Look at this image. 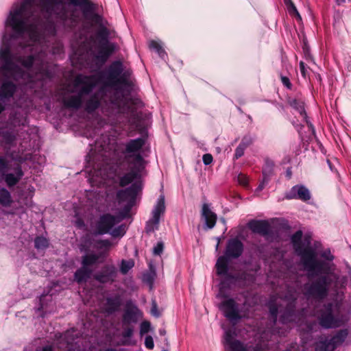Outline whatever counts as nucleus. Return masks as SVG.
<instances>
[{
  "label": "nucleus",
  "mask_w": 351,
  "mask_h": 351,
  "mask_svg": "<svg viewBox=\"0 0 351 351\" xmlns=\"http://www.w3.org/2000/svg\"><path fill=\"white\" fill-rule=\"evenodd\" d=\"M245 149L246 148L239 145L238 147L235 149L234 158L238 159V158H241L242 156H243Z\"/></svg>",
  "instance_id": "obj_45"
},
{
  "label": "nucleus",
  "mask_w": 351,
  "mask_h": 351,
  "mask_svg": "<svg viewBox=\"0 0 351 351\" xmlns=\"http://www.w3.org/2000/svg\"><path fill=\"white\" fill-rule=\"evenodd\" d=\"M300 70L302 77L306 79L308 75V71L305 63L302 61L300 62Z\"/></svg>",
  "instance_id": "obj_48"
},
{
  "label": "nucleus",
  "mask_w": 351,
  "mask_h": 351,
  "mask_svg": "<svg viewBox=\"0 0 351 351\" xmlns=\"http://www.w3.org/2000/svg\"><path fill=\"white\" fill-rule=\"evenodd\" d=\"M62 46L61 44H60L58 43H57L56 47L53 48V54L60 53L62 52Z\"/></svg>",
  "instance_id": "obj_53"
},
{
  "label": "nucleus",
  "mask_w": 351,
  "mask_h": 351,
  "mask_svg": "<svg viewBox=\"0 0 351 351\" xmlns=\"http://www.w3.org/2000/svg\"><path fill=\"white\" fill-rule=\"evenodd\" d=\"M134 261L132 260H123L120 267L121 272L123 274H126L129 271V270L134 267Z\"/></svg>",
  "instance_id": "obj_36"
},
{
  "label": "nucleus",
  "mask_w": 351,
  "mask_h": 351,
  "mask_svg": "<svg viewBox=\"0 0 351 351\" xmlns=\"http://www.w3.org/2000/svg\"><path fill=\"white\" fill-rule=\"evenodd\" d=\"M122 303L121 297L119 294L108 296L106 298V311L112 314L119 310Z\"/></svg>",
  "instance_id": "obj_24"
},
{
  "label": "nucleus",
  "mask_w": 351,
  "mask_h": 351,
  "mask_svg": "<svg viewBox=\"0 0 351 351\" xmlns=\"http://www.w3.org/2000/svg\"><path fill=\"white\" fill-rule=\"evenodd\" d=\"M321 256L324 259L323 261L332 263L331 262L334 260V256L331 254L330 250L324 251L321 254Z\"/></svg>",
  "instance_id": "obj_38"
},
{
  "label": "nucleus",
  "mask_w": 351,
  "mask_h": 351,
  "mask_svg": "<svg viewBox=\"0 0 351 351\" xmlns=\"http://www.w3.org/2000/svg\"><path fill=\"white\" fill-rule=\"evenodd\" d=\"M121 344L124 346H130L132 344L131 337L134 332V326L121 324Z\"/></svg>",
  "instance_id": "obj_26"
},
{
  "label": "nucleus",
  "mask_w": 351,
  "mask_h": 351,
  "mask_svg": "<svg viewBox=\"0 0 351 351\" xmlns=\"http://www.w3.org/2000/svg\"><path fill=\"white\" fill-rule=\"evenodd\" d=\"M142 317V313L137 306L132 302L128 301L122 315L121 324L133 325L136 324Z\"/></svg>",
  "instance_id": "obj_15"
},
{
  "label": "nucleus",
  "mask_w": 351,
  "mask_h": 351,
  "mask_svg": "<svg viewBox=\"0 0 351 351\" xmlns=\"http://www.w3.org/2000/svg\"><path fill=\"white\" fill-rule=\"evenodd\" d=\"M82 3L80 8L82 11L84 16L88 19L95 12L97 6L90 0H84Z\"/></svg>",
  "instance_id": "obj_28"
},
{
  "label": "nucleus",
  "mask_w": 351,
  "mask_h": 351,
  "mask_svg": "<svg viewBox=\"0 0 351 351\" xmlns=\"http://www.w3.org/2000/svg\"><path fill=\"white\" fill-rule=\"evenodd\" d=\"M281 81L284 86H287L288 88H291V84L287 77L281 76Z\"/></svg>",
  "instance_id": "obj_52"
},
{
  "label": "nucleus",
  "mask_w": 351,
  "mask_h": 351,
  "mask_svg": "<svg viewBox=\"0 0 351 351\" xmlns=\"http://www.w3.org/2000/svg\"><path fill=\"white\" fill-rule=\"evenodd\" d=\"M150 329V323L147 321H144L141 324L140 326V333L141 335L147 333Z\"/></svg>",
  "instance_id": "obj_40"
},
{
  "label": "nucleus",
  "mask_w": 351,
  "mask_h": 351,
  "mask_svg": "<svg viewBox=\"0 0 351 351\" xmlns=\"http://www.w3.org/2000/svg\"><path fill=\"white\" fill-rule=\"evenodd\" d=\"M164 248V244L162 242H158L156 246L154 247L153 254L154 255H160Z\"/></svg>",
  "instance_id": "obj_43"
},
{
  "label": "nucleus",
  "mask_w": 351,
  "mask_h": 351,
  "mask_svg": "<svg viewBox=\"0 0 351 351\" xmlns=\"http://www.w3.org/2000/svg\"><path fill=\"white\" fill-rule=\"evenodd\" d=\"M244 250L243 243L238 238L228 239L224 255L230 259H236L241 256Z\"/></svg>",
  "instance_id": "obj_18"
},
{
  "label": "nucleus",
  "mask_w": 351,
  "mask_h": 351,
  "mask_svg": "<svg viewBox=\"0 0 351 351\" xmlns=\"http://www.w3.org/2000/svg\"><path fill=\"white\" fill-rule=\"evenodd\" d=\"M0 144L6 151L5 156H0V176L8 188L16 186L24 176L22 164L24 158L21 156L11 153V149L16 146V138L10 133L3 135Z\"/></svg>",
  "instance_id": "obj_6"
},
{
  "label": "nucleus",
  "mask_w": 351,
  "mask_h": 351,
  "mask_svg": "<svg viewBox=\"0 0 351 351\" xmlns=\"http://www.w3.org/2000/svg\"><path fill=\"white\" fill-rule=\"evenodd\" d=\"M159 333L160 335H165V333H166V331L165 329H160L159 330Z\"/></svg>",
  "instance_id": "obj_55"
},
{
  "label": "nucleus",
  "mask_w": 351,
  "mask_h": 351,
  "mask_svg": "<svg viewBox=\"0 0 351 351\" xmlns=\"http://www.w3.org/2000/svg\"><path fill=\"white\" fill-rule=\"evenodd\" d=\"M302 231L298 230L291 236V241L295 253L300 257L303 267L313 269L316 266L323 265L317 258V254L315 249L311 246V239L305 237L302 239Z\"/></svg>",
  "instance_id": "obj_9"
},
{
  "label": "nucleus",
  "mask_w": 351,
  "mask_h": 351,
  "mask_svg": "<svg viewBox=\"0 0 351 351\" xmlns=\"http://www.w3.org/2000/svg\"><path fill=\"white\" fill-rule=\"evenodd\" d=\"M250 229L254 233L267 237L271 232V226L266 220H252L249 222Z\"/></svg>",
  "instance_id": "obj_21"
},
{
  "label": "nucleus",
  "mask_w": 351,
  "mask_h": 351,
  "mask_svg": "<svg viewBox=\"0 0 351 351\" xmlns=\"http://www.w3.org/2000/svg\"><path fill=\"white\" fill-rule=\"evenodd\" d=\"M123 71V64L119 60L112 62L108 66L106 75L109 82L113 85L119 83V78Z\"/></svg>",
  "instance_id": "obj_20"
},
{
  "label": "nucleus",
  "mask_w": 351,
  "mask_h": 351,
  "mask_svg": "<svg viewBox=\"0 0 351 351\" xmlns=\"http://www.w3.org/2000/svg\"><path fill=\"white\" fill-rule=\"evenodd\" d=\"M289 11L291 14H295L299 19H301V16L293 3H290V5L289 6Z\"/></svg>",
  "instance_id": "obj_51"
},
{
  "label": "nucleus",
  "mask_w": 351,
  "mask_h": 351,
  "mask_svg": "<svg viewBox=\"0 0 351 351\" xmlns=\"http://www.w3.org/2000/svg\"><path fill=\"white\" fill-rule=\"evenodd\" d=\"M132 122L135 124L136 128L141 130L144 128V123L142 122L143 114L141 112H132Z\"/></svg>",
  "instance_id": "obj_34"
},
{
  "label": "nucleus",
  "mask_w": 351,
  "mask_h": 351,
  "mask_svg": "<svg viewBox=\"0 0 351 351\" xmlns=\"http://www.w3.org/2000/svg\"><path fill=\"white\" fill-rule=\"evenodd\" d=\"M117 276V269L113 265H105L94 274L95 280L100 283L112 282Z\"/></svg>",
  "instance_id": "obj_19"
},
{
  "label": "nucleus",
  "mask_w": 351,
  "mask_h": 351,
  "mask_svg": "<svg viewBox=\"0 0 351 351\" xmlns=\"http://www.w3.org/2000/svg\"><path fill=\"white\" fill-rule=\"evenodd\" d=\"M155 272L152 271L150 273L146 274L143 276V280L152 285L154 280Z\"/></svg>",
  "instance_id": "obj_44"
},
{
  "label": "nucleus",
  "mask_w": 351,
  "mask_h": 351,
  "mask_svg": "<svg viewBox=\"0 0 351 351\" xmlns=\"http://www.w3.org/2000/svg\"><path fill=\"white\" fill-rule=\"evenodd\" d=\"M253 143V138L251 136L247 135L245 136L241 143H239L240 145L243 146L245 148H247L249 147L252 143Z\"/></svg>",
  "instance_id": "obj_39"
},
{
  "label": "nucleus",
  "mask_w": 351,
  "mask_h": 351,
  "mask_svg": "<svg viewBox=\"0 0 351 351\" xmlns=\"http://www.w3.org/2000/svg\"><path fill=\"white\" fill-rule=\"evenodd\" d=\"M145 144L143 137L117 143L115 139L103 134L90 149L88 156L93 167L87 171L92 185H105L109 180L121 187L132 183L130 186L117 192L116 200L119 205L123 206L122 210L117 215L104 214L99 217L96 223L99 234L108 233L113 237H121L125 234V224L115 226L128 217L141 189L139 180L143 176L145 163L141 150Z\"/></svg>",
  "instance_id": "obj_1"
},
{
  "label": "nucleus",
  "mask_w": 351,
  "mask_h": 351,
  "mask_svg": "<svg viewBox=\"0 0 351 351\" xmlns=\"http://www.w3.org/2000/svg\"><path fill=\"white\" fill-rule=\"evenodd\" d=\"M81 336L80 332L75 329L68 330L65 333L50 332L49 336L46 337L43 340L40 341L38 346L34 351H54V347L59 349H72L77 343V339ZM24 351H32L27 348Z\"/></svg>",
  "instance_id": "obj_8"
},
{
  "label": "nucleus",
  "mask_w": 351,
  "mask_h": 351,
  "mask_svg": "<svg viewBox=\"0 0 351 351\" xmlns=\"http://www.w3.org/2000/svg\"><path fill=\"white\" fill-rule=\"evenodd\" d=\"M222 301L219 305V310L223 316L233 325L247 316L244 307L238 304L234 299L228 296H221Z\"/></svg>",
  "instance_id": "obj_11"
},
{
  "label": "nucleus",
  "mask_w": 351,
  "mask_h": 351,
  "mask_svg": "<svg viewBox=\"0 0 351 351\" xmlns=\"http://www.w3.org/2000/svg\"><path fill=\"white\" fill-rule=\"evenodd\" d=\"M98 258V256L93 254L84 256L82 261V267H89L95 265L97 262Z\"/></svg>",
  "instance_id": "obj_31"
},
{
  "label": "nucleus",
  "mask_w": 351,
  "mask_h": 351,
  "mask_svg": "<svg viewBox=\"0 0 351 351\" xmlns=\"http://www.w3.org/2000/svg\"><path fill=\"white\" fill-rule=\"evenodd\" d=\"M84 0H18L5 21L3 43L7 41L22 47L29 48L38 54L43 50L45 58L54 40L56 26L71 30L80 21V14L75 8Z\"/></svg>",
  "instance_id": "obj_3"
},
{
  "label": "nucleus",
  "mask_w": 351,
  "mask_h": 351,
  "mask_svg": "<svg viewBox=\"0 0 351 351\" xmlns=\"http://www.w3.org/2000/svg\"><path fill=\"white\" fill-rule=\"evenodd\" d=\"M88 19L92 20L94 23H95L96 24H97L100 26L102 25L103 18L101 15H99V14H97L96 12L93 14L92 16Z\"/></svg>",
  "instance_id": "obj_41"
},
{
  "label": "nucleus",
  "mask_w": 351,
  "mask_h": 351,
  "mask_svg": "<svg viewBox=\"0 0 351 351\" xmlns=\"http://www.w3.org/2000/svg\"><path fill=\"white\" fill-rule=\"evenodd\" d=\"M341 303L334 300L325 303L315 313L319 325L324 328H335L341 326L346 322V317L341 313Z\"/></svg>",
  "instance_id": "obj_10"
},
{
  "label": "nucleus",
  "mask_w": 351,
  "mask_h": 351,
  "mask_svg": "<svg viewBox=\"0 0 351 351\" xmlns=\"http://www.w3.org/2000/svg\"><path fill=\"white\" fill-rule=\"evenodd\" d=\"M348 335L347 329L339 330L335 335L329 339H326L320 343V351H333L338 346L341 345Z\"/></svg>",
  "instance_id": "obj_16"
},
{
  "label": "nucleus",
  "mask_w": 351,
  "mask_h": 351,
  "mask_svg": "<svg viewBox=\"0 0 351 351\" xmlns=\"http://www.w3.org/2000/svg\"><path fill=\"white\" fill-rule=\"evenodd\" d=\"M296 300L295 293L289 292L281 303L272 300L269 303L270 319L274 326L277 324L278 313L279 322L282 324H298L302 320L303 310L296 309Z\"/></svg>",
  "instance_id": "obj_7"
},
{
  "label": "nucleus",
  "mask_w": 351,
  "mask_h": 351,
  "mask_svg": "<svg viewBox=\"0 0 351 351\" xmlns=\"http://www.w3.org/2000/svg\"><path fill=\"white\" fill-rule=\"evenodd\" d=\"M292 124L295 127V128L299 132L303 127L302 125L295 123V121L292 122Z\"/></svg>",
  "instance_id": "obj_54"
},
{
  "label": "nucleus",
  "mask_w": 351,
  "mask_h": 351,
  "mask_svg": "<svg viewBox=\"0 0 351 351\" xmlns=\"http://www.w3.org/2000/svg\"><path fill=\"white\" fill-rule=\"evenodd\" d=\"M96 84V80L93 76L77 75L71 90L62 98L63 106L74 110L83 108L88 114H93L99 108L104 112L106 107L120 108L123 97L119 92L107 87L93 92Z\"/></svg>",
  "instance_id": "obj_4"
},
{
  "label": "nucleus",
  "mask_w": 351,
  "mask_h": 351,
  "mask_svg": "<svg viewBox=\"0 0 351 351\" xmlns=\"http://www.w3.org/2000/svg\"><path fill=\"white\" fill-rule=\"evenodd\" d=\"M91 274V269L87 267H82L75 272V280L78 283L86 282L90 278Z\"/></svg>",
  "instance_id": "obj_27"
},
{
  "label": "nucleus",
  "mask_w": 351,
  "mask_h": 351,
  "mask_svg": "<svg viewBox=\"0 0 351 351\" xmlns=\"http://www.w3.org/2000/svg\"><path fill=\"white\" fill-rule=\"evenodd\" d=\"M149 48L156 51V52L158 54V56L162 59L165 60L167 57V54L162 48L160 43L157 41L152 40L149 43Z\"/></svg>",
  "instance_id": "obj_30"
},
{
  "label": "nucleus",
  "mask_w": 351,
  "mask_h": 351,
  "mask_svg": "<svg viewBox=\"0 0 351 351\" xmlns=\"http://www.w3.org/2000/svg\"><path fill=\"white\" fill-rule=\"evenodd\" d=\"M202 160L204 165H208L213 162V156L210 154H206L203 155Z\"/></svg>",
  "instance_id": "obj_50"
},
{
  "label": "nucleus",
  "mask_w": 351,
  "mask_h": 351,
  "mask_svg": "<svg viewBox=\"0 0 351 351\" xmlns=\"http://www.w3.org/2000/svg\"><path fill=\"white\" fill-rule=\"evenodd\" d=\"M230 259L225 255L221 256L217 258L215 267L217 274L219 276H223L221 282L222 287H230L237 281V277L229 273V261Z\"/></svg>",
  "instance_id": "obj_13"
},
{
  "label": "nucleus",
  "mask_w": 351,
  "mask_h": 351,
  "mask_svg": "<svg viewBox=\"0 0 351 351\" xmlns=\"http://www.w3.org/2000/svg\"><path fill=\"white\" fill-rule=\"evenodd\" d=\"M236 333L234 329L225 330L223 343L226 351H253L254 348L235 339Z\"/></svg>",
  "instance_id": "obj_12"
},
{
  "label": "nucleus",
  "mask_w": 351,
  "mask_h": 351,
  "mask_svg": "<svg viewBox=\"0 0 351 351\" xmlns=\"http://www.w3.org/2000/svg\"><path fill=\"white\" fill-rule=\"evenodd\" d=\"M165 211V196L161 195L158 197L156 205L152 211V218L147 222L145 230L147 232H151L154 230V226L158 228L160 222V216Z\"/></svg>",
  "instance_id": "obj_14"
},
{
  "label": "nucleus",
  "mask_w": 351,
  "mask_h": 351,
  "mask_svg": "<svg viewBox=\"0 0 351 351\" xmlns=\"http://www.w3.org/2000/svg\"><path fill=\"white\" fill-rule=\"evenodd\" d=\"M28 191H29V195H28L29 197H25L24 200H23V194L21 193V194L19 195V202L21 204H23L27 206H29L31 204V199H32V197L34 192V189L33 186H30L28 188Z\"/></svg>",
  "instance_id": "obj_35"
},
{
  "label": "nucleus",
  "mask_w": 351,
  "mask_h": 351,
  "mask_svg": "<svg viewBox=\"0 0 351 351\" xmlns=\"http://www.w3.org/2000/svg\"><path fill=\"white\" fill-rule=\"evenodd\" d=\"M151 313L152 315L158 317L160 316V313L158 311L157 303L155 300H152V306L151 308Z\"/></svg>",
  "instance_id": "obj_49"
},
{
  "label": "nucleus",
  "mask_w": 351,
  "mask_h": 351,
  "mask_svg": "<svg viewBox=\"0 0 351 351\" xmlns=\"http://www.w3.org/2000/svg\"><path fill=\"white\" fill-rule=\"evenodd\" d=\"M274 161L267 158L265 161V165L263 168V180L257 187L256 191H261L264 189L265 186L269 183L270 178L274 172Z\"/></svg>",
  "instance_id": "obj_22"
},
{
  "label": "nucleus",
  "mask_w": 351,
  "mask_h": 351,
  "mask_svg": "<svg viewBox=\"0 0 351 351\" xmlns=\"http://www.w3.org/2000/svg\"><path fill=\"white\" fill-rule=\"evenodd\" d=\"M145 346L148 349H153L154 346V340L151 336H147L145 339Z\"/></svg>",
  "instance_id": "obj_47"
},
{
  "label": "nucleus",
  "mask_w": 351,
  "mask_h": 351,
  "mask_svg": "<svg viewBox=\"0 0 351 351\" xmlns=\"http://www.w3.org/2000/svg\"><path fill=\"white\" fill-rule=\"evenodd\" d=\"M285 198L287 199H299L306 202L311 199V194L304 185L297 184L285 193Z\"/></svg>",
  "instance_id": "obj_17"
},
{
  "label": "nucleus",
  "mask_w": 351,
  "mask_h": 351,
  "mask_svg": "<svg viewBox=\"0 0 351 351\" xmlns=\"http://www.w3.org/2000/svg\"><path fill=\"white\" fill-rule=\"evenodd\" d=\"M131 74V70L123 69V71L121 75L118 84H121L125 86H130L131 84V82L130 80Z\"/></svg>",
  "instance_id": "obj_32"
},
{
  "label": "nucleus",
  "mask_w": 351,
  "mask_h": 351,
  "mask_svg": "<svg viewBox=\"0 0 351 351\" xmlns=\"http://www.w3.org/2000/svg\"><path fill=\"white\" fill-rule=\"evenodd\" d=\"M290 105L292 108L296 110L302 117L303 120L306 123L309 129L315 132V129L313 124L308 121V117L304 110V104L302 101L299 99H293L290 101Z\"/></svg>",
  "instance_id": "obj_25"
},
{
  "label": "nucleus",
  "mask_w": 351,
  "mask_h": 351,
  "mask_svg": "<svg viewBox=\"0 0 351 351\" xmlns=\"http://www.w3.org/2000/svg\"><path fill=\"white\" fill-rule=\"evenodd\" d=\"M12 202L10 193L5 188L0 189V204L3 206H10Z\"/></svg>",
  "instance_id": "obj_29"
},
{
  "label": "nucleus",
  "mask_w": 351,
  "mask_h": 351,
  "mask_svg": "<svg viewBox=\"0 0 351 351\" xmlns=\"http://www.w3.org/2000/svg\"><path fill=\"white\" fill-rule=\"evenodd\" d=\"M0 67L7 75L0 86V99L12 107L7 122L12 132L0 128V136L14 135L16 145L18 139L29 138L27 115L33 106L32 95L52 78L53 66L43 50L38 54L31 48L25 51L8 40L0 48Z\"/></svg>",
  "instance_id": "obj_2"
},
{
  "label": "nucleus",
  "mask_w": 351,
  "mask_h": 351,
  "mask_svg": "<svg viewBox=\"0 0 351 351\" xmlns=\"http://www.w3.org/2000/svg\"><path fill=\"white\" fill-rule=\"evenodd\" d=\"M47 297L49 298L50 299L51 298V295L48 296V295H42L39 299L40 306L38 308V311L43 312L42 316H43V317L45 316V313L47 312V310H46V308H45V304H44V301Z\"/></svg>",
  "instance_id": "obj_37"
},
{
  "label": "nucleus",
  "mask_w": 351,
  "mask_h": 351,
  "mask_svg": "<svg viewBox=\"0 0 351 351\" xmlns=\"http://www.w3.org/2000/svg\"><path fill=\"white\" fill-rule=\"evenodd\" d=\"M99 36L103 40L107 42L108 37L109 36L108 29L105 27H102L99 31Z\"/></svg>",
  "instance_id": "obj_42"
},
{
  "label": "nucleus",
  "mask_w": 351,
  "mask_h": 351,
  "mask_svg": "<svg viewBox=\"0 0 351 351\" xmlns=\"http://www.w3.org/2000/svg\"><path fill=\"white\" fill-rule=\"evenodd\" d=\"M99 54L101 55V56H104V59H106L108 56V55L104 53L103 51H100Z\"/></svg>",
  "instance_id": "obj_56"
},
{
  "label": "nucleus",
  "mask_w": 351,
  "mask_h": 351,
  "mask_svg": "<svg viewBox=\"0 0 351 351\" xmlns=\"http://www.w3.org/2000/svg\"><path fill=\"white\" fill-rule=\"evenodd\" d=\"M202 217L208 228L211 229L215 226L217 215L210 210L208 204L205 203L202 205Z\"/></svg>",
  "instance_id": "obj_23"
},
{
  "label": "nucleus",
  "mask_w": 351,
  "mask_h": 351,
  "mask_svg": "<svg viewBox=\"0 0 351 351\" xmlns=\"http://www.w3.org/2000/svg\"><path fill=\"white\" fill-rule=\"evenodd\" d=\"M48 245V240L43 237H37L34 240V246L37 250H45Z\"/></svg>",
  "instance_id": "obj_33"
},
{
  "label": "nucleus",
  "mask_w": 351,
  "mask_h": 351,
  "mask_svg": "<svg viewBox=\"0 0 351 351\" xmlns=\"http://www.w3.org/2000/svg\"><path fill=\"white\" fill-rule=\"evenodd\" d=\"M323 265L316 266L313 269L304 267L307 272L308 281L301 288L304 298L310 302H320L328 293L330 287L339 289L351 285V267L346 265L348 275L340 276L335 273L336 266L334 263L319 261Z\"/></svg>",
  "instance_id": "obj_5"
},
{
  "label": "nucleus",
  "mask_w": 351,
  "mask_h": 351,
  "mask_svg": "<svg viewBox=\"0 0 351 351\" xmlns=\"http://www.w3.org/2000/svg\"><path fill=\"white\" fill-rule=\"evenodd\" d=\"M238 182L244 186H246L248 184L247 178L242 173H240L237 177Z\"/></svg>",
  "instance_id": "obj_46"
}]
</instances>
